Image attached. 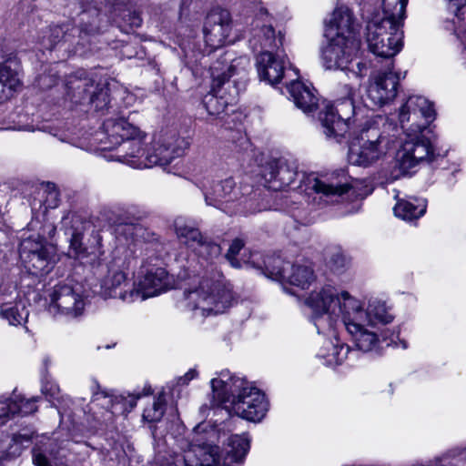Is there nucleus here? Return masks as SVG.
I'll return each instance as SVG.
<instances>
[{
    "label": "nucleus",
    "mask_w": 466,
    "mask_h": 466,
    "mask_svg": "<svg viewBox=\"0 0 466 466\" xmlns=\"http://www.w3.org/2000/svg\"><path fill=\"white\" fill-rule=\"evenodd\" d=\"M146 138L137 127L125 119H107L102 130L96 133L99 149L108 161H117L133 168H149L166 166L184 155L188 143L182 137H169L154 141L149 148L144 147Z\"/></svg>",
    "instance_id": "f257e3e1"
},
{
    "label": "nucleus",
    "mask_w": 466,
    "mask_h": 466,
    "mask_svg": "<svg viewBox=\"0 0 466 466\" xmlns=\"http://www.w3.org/2000/svg\"><path fill=\"white\" fill-rule=\"evenodd\" d=\"M306 304L312 311L311 321L319 333L332 330L341 320L360 350L368 352L378 345L377 334L364 326L363 304L348 291L339 293L334 287L325 286L313 290Z\"/></svg>",
    "instance_id": "f03ea898"
},
{
    "label": "nucleus",
    "mask_w": 466,
    "mask_h": 466,
    "mask_svg": "<svg viewBox=\"0 0 466 466\" xmlns=\"http://www.w3.org/2000/svg\"><path fill=\"white\" fill-rule=\"evenodd\" d=\"M433 105L424 96H410L398 109V119L405 138L396 153V165L402 174L415 172L424 161H432L435 148L423 131L434 120Z\"/></svg>",
    "instance_id": "7ed1b4c3"
},
{
    "label": "nucleus",
    "mask_w": 466,
    "mask_h": 466,
    "mask_svg": "<svg viewBox=\"0 0 466 466\" xmlns=\"http://www.w3.org/2000/svg\"><path fill=\"white\" fill-rule=\"evenodd\" d=\"M249 66L247 56L232 59L225 53L210 66L211 89L203 98V104L211 116H218L228 106L237 103L239 93L245 88L243 81Z\"/></svg>",
    "instance_id": "20e7f679"
},
{
    "label": "nucleus",
    "mask_w": 466,
    "mask_h": 466,
    "mask_svg": "<svg viewBox=\"0 0 466 466\" xmlns=\"http://www.w3.org/2000/svg\"><path fill=\"white\" fill-rule=\"evenodd\" d=\"M231 288L219 279H202L197 288L185 292L183 307L195 317L224 313L233 305Z\"/></svg>",
    "instance_id": "39448f33"
},
{
    "label": "nucleus",
    "mask_w": 466,
    "mask_h": 466,
    "mask_svg": "<svg viewBox=\"0 0 466 466\" xmlns=\"http://www.w3.org/2000/svg\"><path fill=\"white\" fill-rule=\"evenodd\" d=\"M299 188L304 192L309 204L322 208L339 202L349 192L350 185L343 172L337 176H317L311 173L303 175Z\"/></svg>",
    "instance_id": "423d86ee"
},
{
    "label": "nucleus",
    "mask_w": 466,
    "mask_h": 466,
    "mask_svg": "<svg viewBox=\"0 0 466 466\" xmlns=\"http://www.w3.org/2000/svg\"><path fill=\"white\" fill-rule=\"evenodd\" d=\"M206 425V431H201L198 436L203 441L216 448L218 463L223 466H240L249 450V439L248 435H231L227 437L226 431L221 428Z\"/></svg>",
    "instance_id": "0eeeda50"
},
{
    "label": "nucleus",
    "mask_w": 466,
    "mask_h": 466,
    "mask_svg": "<svg viewBox=\"0 0 466 466\" xmlns=\"http://www.w3.org/2000/svg\"><path fill=\"white\" fill-rule=\"evenodd\" d=\"M388 143V139L382 136L379 127H366L350 143L349 162L354 166L369 167L386 154Z\"/></svg>",
    "instance_id": "6e6552de"
},
{
    "label": "nucleus",
    "mask_w": 466,
    "mask_h": 466,
    "mask_svg": "<svg viewBox=\"0 0 466 466\" xmlns=\"http://www.w3.org/2000/svg\"><path fill=\"white\" fill-rule=\"evenodd\" d=\"M399 25L391 28L378 16L367 25L366 41L369 50L378 57L386 59V65L393 66V56L402 46V31Z\"/></svg>",
    "instance_id": "1a4fd4ad"
},
{
    "label": "nucleus",
    "mask_w": 466,
    "mask_h": 466,
    "mask_svg": "<svg viewBox=\"0 0 466 466\" xmlns=\"http://www.w3.org/2000/svg\"><path fill=\"white\" fill-rule=\"evenodd\" d=\"M345 97L338 99L335 105L328 103L319 113L323 133L328 138L337 141L349 131L351 116L356 114L353 102L354 90L345 86Z\"/></svg>",
    "instance_id": "9d476101"
},
{
    "label": "nucleus",
    "mask_w": 466,
    "mask_h": 466,
    "mask_svg": "<svg viewBox=\"0 0 466 466\" xmlns=\"http://www.w3.org/2000/svg\"><path fill=\"white\" fill-rule=\"evenodd\" d=\"M264 263L265 275L268 278L301 289H308L316 279L314 270L308 261L290 263L280 257H271Z\"/></svg>",
    "instance_id": "9b49d317"
},
{
    "label": "nucleus",
    "mask_w": 466,
    "mask_h": 466,
    "mask_svg": "<svg viewBox=\"0 0 466 466\" xmlns=\"http://www.w3.org/2000/svg\"><path fill=\"white\" fill-rule=\"evenodd\" d=\"M49 298L47 311L56 319L71 320L84 313L86 301L79 289L68 284H58L53 288Z\"/></svg>",
    "instance_id": "f8f14e48"
},
{
    "label": "nucleus",
    "mask_w": 466,
    "mask_h": 466,
    "mask_svg": "<svg viewBox=\"0 0 466 466\" xmlns=\"http://www.w3.org/2000/svg\"><path fill=\"white\" fill-rule=\"evenodd\" d=\"M360 47V38L333 35L322 48V65L328 70H346L356 57Z\"/></svg>",
    "instance_id": "ddd939ff"
},
{
    "label": "nucleus",
    "mask_w": 466,
    "mask_h": 466,
    "mask_svg": "<svg viewBox=\"0 0 466 466\" xmlns=\"http://www.w3.org/2000/svg\"><path fill=\"white\" fill-rule=\"evenodd\" d=\"M229 408L237 416L257 422L265 417L268 402L262 391L248 383L236 398L232 399Z\"/></svg>",
    "instance_id": "4468645a"
},
{
    "label": "nucleus",
    "mask_w": 466,
    "mask_h": 466,
    "mask_svg": "<svg viewBox=\"0 0 466 466\" xmlns=\"http://www.w3.org/2000/svg\"><path fill=\"white\" fill-rule=\"evenodd\" d=\"M399 76L393 72V66L386 65L383 71L370 76L367 87V99L372 106H382L397 96Z\"/></svg>",
    "instance_id": "2eb2a0df"
},
{
    "label": "nucleus",
    "mask_w": 466,
    "mask_h": 466,
    "mask_svg": "<svg viewBox=\"0 0 466 466\" xmlns=\"http://www.w3.org/2000/svg\"><path fill=\"white\" fill-rule=\"evenodd\" d=\"M68 95L76 103H92L96 108H103L109 102L107 91L95 85L93 78L87 77L85 71H78L66 84Z\"/></svg>",
    "instance_id": "dca6fc26"
},
{
    "label": "nucleus",
    "mask_w": 466,
    "mask_h": 466,
    "mask_svg": "<svg viewBox=\"0 0 466 466\" xmlns=\"http://www.w3.org/2000/svg\"><path fill=\"white\" fill-rule=\"evenodd\" d=\"M231 31L229 13L226 10L213 11L208 15L204 25L205 42L212 49L232 43Z\"/></svg>",
    "instance_id": "f3484780"
},
{
    "label": "nucleus",
    "mask_w": 466,
    "mask_h": 466,
    "mask_svg": "<svg viewBox=\"0 0 466 466\" xmlns=\"http://www.w3.org/2000/svg\"><path fill=\"white\" fill-rule=\"evenodd\" d=\"M201 431H206V425L198 424L195 427L192 444L183 457L185 465L218 466L216 448L203 441V438L198 436Z\"/></svg>",
    "instance_id": "a211bd4d"
},
{
    "label": "nucleus",
    "mask_w": 466,
    "mask_h": 466,
    "mask_svg": "<svg viewBox=\"0 0 466 466\" xmlns=\"http://www.w3.org/2000/svg\"><path fill=\"white\" fill-rule=\"evenodd\" d=\"M32 248H37L31 242H21L19 248V256L25 267L34 275H42L48 273L56 261V248L55 246H47L44 248V253L32 254Z\"/></svg>",
    "instance_id": "6ab92c4d"
},
{
    "label": "nucleus",
    "mask_w": 466,
    "mask_h": 466,
    "mask_svg": "<svg viewBox=\"0 0 466 466\" xmlns=\"http://www.w3.org/2000/svg\"><path fill=\"white\" fill-rule=\"evenodd\" d=\"M213 398L218 404L229 403L236 398L239 391H242L248 382L244 378L233 375L229 370H225L218 373V376L210 381Z\"/></svg>",
    "instance_id": "aec40b11"
},
{
    "label": "nucleus",
    "mask_w": 466,
    "mask_h": 466,
    "mask_svg": "<svg viewBox=\"0 0 466 466\" xmlns=\"http://www.w3.org/2000/svg\"><path fill=\"white\" fill-rule=\"evenodd\" d=\"M28 316L29 310L26 303L19 298L15 288H12L8 294H0V318L8 325L25 326Z\"/></svg>",
    "instance_id": "412c9836"
},
{
    "label": "nucleus",
    "mask_w": 466,
    "mask_h": 466,
    "mask_svg": "<svg viewBox=\"0 0 466 466\" xmlns=\"http://www.w3.org/2000/svg\"><path fill=\"white\" fill-rule=\"evenodd\" d=\"M101 293L107 298H117L125 302L136 300L135 284L129 288L127 274L118 268H110L101 283Z\"/></svg>",
    "instance_id": "4be33fe9"
},
{
    "label": "nucleus",
    "mask_w": 466,
    "mask_h": 466,
    "mask_svg": "<svg viewBox=\"0 0 466 466\" xmlns=\"http://www.w3.org/2000/svg\"><path fill=\"white\" fill-rule=\"evenodd\" d=\"M168 275L163 268H152L135 284L136 300H144L166 291L169 287Z\"/></svg>",
    "instance_id": "5701e85b"
},
{
    "label": "nucleus",
    "mask_w": 466,
    "mask_h": 466,
    "mask_svg": "<svg viewBox=\"0 0 466 466\" xmlns=\"http://www.w3.org/2000/svg\"><path fill=\"white\" fill-rule=\"evenodd\" d=\"M298 175L297 168L286 161L273 160L268 163L262 176L268 188L279 191L289 187Z\"/></svg>",
    "instance_id": "b1692460"
},
{
    "label": "nucleus",
    "mask_w": 466,
    "mask_h": 466,
    "mask_svg": "<svg viewBox=\"0 0 466 466\" xmlns=\"http://www.w3.org/2000/svg\"><path fill=\"white\" fill-rule=\"evenodd\" d=\"M204 198L207 206L227 212L228 204L240 199L242 194L236 187V183L232 178H226L214 184L210 189L203 190Z\"/></svg>",
    "instance_id": "393cba45"
},
{
    "label": "nucleus",
    "mask_w": 466,
    "mask_h": 466,
    "mask_svg": "<svg viewBox=\"0 0 466 466\" xmlns=\"http://www.w3.org/2000/svg\"><path fill=\"white\" fill-rule=\"evenodd\" d=\"M286 57L279 52L262 51L257 56V69L261 80L270 85L278 84L285 76Z\"/></svg>",
    "instance_id": "a878e982"
},
{
    "label": "nucleus",
    "mask_w": 466,
    "mask_h": 466,
    "mask_svg": "<svg viewBox=\"0 0 466 466\" xmlns=\"http://www.w3.org/2000/svg\"><path fill=\"white\" fill-rule=\"evenodd\" d=\"M71 228L68 234H70V245L68 254L70 257L78 258L87 256L90 253H95L100 247L101 238L98 234H96L95 240L96 244L90 248L84 246L83 233L87 228H90V223L83 221L78 216H72L70 218Z\"/></svg>",
    "instance_id": "bb28decb"
},
{
    "label": "nucleus",
    "mask_w": 466,
    "mask_h": 466,
    "mask_svg": "<svg viewBox=\"0 0 466 466\" xmlns=\"http://www.w3.org/2000/svg\"><path fill=\"white\" fill-rule=\"evenodd\" d=\"M330 33L334 35L360 38L358 35V24L352 11L346 5H339L333 11L328 24Z\"/></svg>",
    "instance_id": "cd10ccee"
},
{
    "label": "nucleus",
    "mask_w": 466,
    "mask_h": 466,
    "mask_svg": "<svg viewBox=\"0 0 466 466\" xmlns=\"http://www.w3.org/2000/svg\"><path fill=\"white\" fill-rule=\"evenodd\" d=\"M287 90L295 106L304 113H309L317 109L319 98L316 90L309 85L299 80L291 79L287 84Z\"/></svg>",
    "instance_id": "c85d7f7f"
},
{
    "label": "nucleus",
    "mask_w": 466,
    "mask_h": 466,
    "mask_svg": "<svg viewBox=\"0 0 466 466\" xmlns=\"http://www.w3.org/2000/svg\"><path fill=\"white\" fill-rule=\"evenodd\" d=\"M249 45L254 51L258 47L264 49V51H273L282 46V36L279 35L276 37L275 30L270 25H264L259 27L257 24L256 28L253 29V35L249 39Z\"/></svg>",
    "instance_id": "c756f323"
},
{
    "label": "nucleus",
    "mask_w": 466,
    "mask_h": 466,
    "mask_svg": "<svg viewBox=\"0 0 466 466\" xmlns=\"http://www.w3.org/2000/svg\"><path fill=\"white\" fill-rule=\"evenodd\" d=\"M350 347L340 343L338 339L335 341L325 340L318 352V357L324 360L327 366H335L341 364L350 353Z\"/></svg>",
    "instance_id": "7c9ffc66"
},
{
    "label": "nucleus",
    "mask_w": 466,
    "mask_h": 466,
    "mask_svg": "<svg viewBox=\"0 0 466 466\" xmlns=\"http://www.w3.org/2000/svg\"><path fill=\"white\" fill-rule=\"evenodd\" d=\"M175 229L179 241L195 252L205 238L198 228L183 218L176 219Z\"/></svg>",
    "instance_id": "2f4dec72"
},
{
    "label": "nucleus",
    "mask_w": 466,
    "mask_h": 466,
    "mask_svg": "<svg viewBox=\"0 0 466 466\" xmlns=\"http://www.w3.org/2000/svg\"><path fill=\"white\" fill-rule=\"evenodd\" d=\"M365 322H368L371 326L379 324L390 323L394 317L390 312V309L386 306V303L377 298H371L369 299L367 309H364Z\"/></svg>",
    "instance_id": "473e14b6"
},
{
    "label": "nucleus",
    "mask_w": 466,
    "mask_h": 466,
    "mask_svg": "<svg viewBox=\"0 0 466 466\" xmlns=\"http://www.w3.org/2000/svg\"><path fill=\"white\" fill-rule=\"evenodd\" d=\"M426 207L424 199L410 198L409 199L398 200L393 211L396 217L404 220H413L424 215Z\"/></svg>",
    "instance_id": "72a5a7b5"
},
{
    "label": "nucleus",
    "mask_w": 466,
    "mask_h": 466,
    "mask_svg": "<svg viewBox=\"0 0 466 466\" xmlns=\"http://www.w3.org/2000/svg\"><path fill=\"white\" fill-rule=\"evenodd\" d=\"M408 0H382L383 16L379 17L391 28L402 26Z\"/></svg>",
    "instance_id": "f704fd0d"
},
{
    "label": "nucleus",
    "mask_w": 466,
    "mask_h": 466,
    "mask_svg": "<svg viewBox=\"0 0 466 466\" xmlns=\"http://www.w3.org/2000/svg\"><path fill=\"white\" fill-rule=\"evenodd\" d=\"M20 64L15 58H9L0 65V81L10 91L15 90L20 85Z\"/></svg>",
    "instance_id": "c9c22d12"
},
{
    "label": "nucleus",
    "mask_w": 466,
    "mask_h": 466,
    "mask_svg": "<svg viewBox=\"0 0 466 466\" xmlns=\"http://www.w3.org/2000/svg\"><path fill=\"white\" fill-rule=\"evenodd\" d=\"M11 400L12 407L15 408L14 410V416L16 414L25 416L36 410L35 402L38 400V398L25 400L20 395L13 394L11 396Z\"/></svg>",
    "instance_id": "e433bc0d"
},
{
    "label": "nucleus",
    "mask_w": 466,
    "mask_h": 466,
    "mask_svg": "<svg viewBox=\"0 0 466 466\" xmlns=\"http://www.w3.org/2000/svg\"><path fill=\"white\" fill-rule=\"evenodd\" d=\"M165 398L159 395L143 412V419L148 422L159 421L165 413Z\"/></svg>",
    "instance_id": "4c0bfd02"
},
{
    "label": "nucleus",
    "mask_w": 466,
    "mask_h": 466,
    "mask_svg": "<svg viewBox=\"0 0 466 466\" xmlns=\"http://www.w3.org/2000/svg\"><path fill=\"white\" fill-rule=\"evenodd\" d=\"M98 15L95 11L93 14L83 13L81 15L80 33L86 35H93L98 33Z\"/></svg>",
    "instance_id": "58836bf2"
},
{
    "label": "nucleus",
    "mask_w": 466,
    "mask_h": 466,
    "mask_svg": "<svg viewBox=\"0 0 466 466\" xmlns=\"http://www.w3.org/2000/svg\"><path fill=\"white\" fill-rule=\"evenodd\" d=\"M328 264L332 270L339 271L347 264V258L339 248H332L328 253Z\"/></svg>",
    "instance_id": "ea45409f"
},
{
    "label": "nucleus",
    "mask_w": 466,
    "mask_h": 466,
    "mask_svg": "<svg viewBox=\"0 0 466 466\" xmlns=\"http://www.w3.org/2000/svg\"><path fill=\"white\" fill-rule=\"evenodd\" d=\"M220 251L221 248L219 245L204 238L196 252L206 259H212L217 258L220 254Z\"/></svg>",
    "instance_id": "a19ab883"
},
{
    "label": "nucleus",
    "mask_w": 466,
    "mask_h": 466,
    "mask_svg": "<svg viewBox=\"0 0 466 466\" xmlns=\"http://www.w3.org/2000/svg\"><path fill=\"white\" fill-rule=\"evenodd\" d=\"M10 397H0V425L5 424L9 419L14 417V410Z\"/></svg>",
    "instance_id": "79ce46f5"
},
{
    "label": "nucleus",
    "mask_w": 466,
    "mask_h": 466,
    "mask_svg": "<svg viewBox=\"0 0 466 466\" xmlns=\"http://www.w3.org/2000/svg\"><path fill=\"white\" fill-rule=\"evenodd\" d=\"M48 35L44 36L43 46L51 49L63 36V29L60 26H54L46 32Z\"/></svg>",
    "instance_id": "37998d69"
},
{
    "label": "nucleus",
    "mask_w": 466,
    "mask_h": 466,
    "mask_svg": "<svg viewBox=\"0 0 466 466\" xmlns=\"http://www.w3.org/2000/svg\"><path fill=\"white\" fill-rule=\"evenodd\" d=\"M243 247V241L241 239L237 238L233 240L226 255L230 264L235 268H238L240 266L239 262L236 259V256L239 253Z\"/></svg>",
    "instance_id": "c03bdc74"
},
{
    "label": "nucleus",
    "mask_w": 466,
    "mask_h": 466,
    "mask_svg": "<svg viewBox=\"0 0 466 466\" xmlns=\"http://www.w3.org/2000/svg\"><path fill=\"white\" fill-rule=\"evenodd\" d=\"M21 242H31L37 246V248H32L33 252L31 255L44 253V248H46L47 246H53L52 244L47 243L46 239L39 235H32L26 238H24Z\"/></svg>",
    "instance_id": "a18cd8bd"
},
{
    "label": "nucleus",
    "mask_w": 466,
    "mask_h": 466,
    "mask_svg": "<svg viewBox=\"0 0 466 466\" xmlns=\"http://www.w3.org/2000/svg\"><path fill=\"white\" fill-rule=\"evenodd\" d=\"M428 466H466V458L460 457L452 460L438 459L431 462Z\"/></svg>",
    "instance_id": "49530a36"
},
{
    "label": "nucleus",
    "mask_w": 466,
    "mask_h": 466,
    "mask_svg": "<svg viewBox=\"0 0 466 466\" xmlns=\"http://www.w3.org/2000/svg\"><path fill=\"white\" fill-rule=\"evenodd\" d=\"M152 391L150 388L144 389L143 393L137 392L129 394L127 398H125L126 404H128L130 409H133L137 405V401L141 398L142 395H149Z\"/></svg>",
    "instance_id": "de8ad7c7"
},
{
    "label": "nucleus",
    "mask_w": 466,
    "mask_h": 466,
    "mask_svg": "<svg viewBox=\"0 0 466 466\" xmlns=\"http://www.w3.org/2000/svg\"><path fill=\"white\" fill-rule=\"evenodd\" d=\"M42 393L50 398H56L59 393V388L55 383L46 382L42 385Z\"/></svg>",
    "instance_id": "09e8293b"
},
{
    "label": "nucleus",
    "mask_w": 466,
    "mask_h": 466,
    "mask_svg": "<svg viewBox=\"0 0 466 466\" xmlns=\"http://www.w3.org/2000/svg\"><path fill=\"white\" fill-rule=\"evenodd\" d=\"M33 462L36 466H49L48 459L39 449L33 450Z\"/></svg>",
    "instance_id": "8fccbe9b"
},
{
    "label": "nucleus",
    "mask_w": 466,
    "mask_h": 466,
    "mask_svg": "<svg viewBox=\"0 0 466 466\" xmlns=\"http://www.w3.org/2000/svg\"><path fill=\"white\" fill-rule=\"evenodd\" d=\"M57 197L58 192L55 188L48 192V196L46 197L48 208H56L57 206Z\"/></svg>",
    "instance_id": "3c124183"
},
{
    "label": "nucleus",
    "mask_w": 466,
    "mask_h": 466,
    "mask_svg": "<svg viewBox=\"0 0 466 466\" xmlns=\"http://www.w3.org/2000/svg\"><path fill=\"white\" fill-rule=\"evenodd\" d=\"M198 375V372L197 370H190L189 371H187L184 377L180 378L179 379V381L178 383L179 384H187L191 380H193L196 376Z\"/></svg>",
    "instance_id": "603ef678"
},
{
    "label": "nucleus",
    "mask_w": 466,
    "mask_h": 466,
    "mask_svg": "<svg viewBox=\"0 0 466 466\" xmlns=\"http://www.w3.org/2000/svg\"><path fill=\"white\" fill-rule=\"evenodd\" d=\"M357 68H358V71L356 72V74L358 76H360V77L365 76L367 74V66L365 63H358L357 64Z\"/></svg>",
    "instance_id": "864d4df0"
},
{
    "label": "nucleus",
    "mask_w": 466,
    "mask_h": 466,
    "mask_svg": "<svg viewBox=\"0 0 466 466\" xmlns=\"http://www.w3.org/2000/svg\"><path fill=\"white\" fill-rule=\"evenodd\" d=\"M5 87L4 86L2 82L0 81V101L3 100V99L7 98L10 96V94H5ZM4 129H8V128L7 127H0V130H4Z\"/></svg>",
    "instance_id": "5fc2aeb1"
},
{
    "label": "nucleus",
    "mask_w": 466,
    "mask_h": 466,
    "mask_svg": "<svg viewBox=\"0 0 466 466\" xmlns=\"http://www.w3.org/2000/svg\"><path fill=\"white\" fill-rule=\"evenodd\" d=\"M100 399H104L105 400H106V402L111 401V398L109 396H107L106 393L94 394L93 401H98V400H100Z\"/></svg>",
    "instance_id": "6e6d98bb"
},
{
    "label": "nucleus",
    "mask_w": 466,
    "mask_h": 466,
    "mask_svg": "<svg viewBox=\"0 0 466 466\" xmlns=\"http://www.w3.org/2000/svg\"><path fill=\"white\" fill-rule=\"evenodd\" d=\"M140 24H141V19L139 17H137L136 21L133 22V25H135L136 26H139Z\"/></svg>",
    "instance_id": "4d7b16f0"
},
{
    "label": "nucleus",
    "mask_w": 466,
    "mask_h": 466,
    "mask_svg": "<svg viewBox=\"0 0 466 466\" xmlns=\"http://www.w3.org/2000/svg\"><path fill=\"white\" fill-rule=\"evenodd\" d=\"M289 72H292V73H293V75H294L295 76H298V71H297L296 69L290 68V69L288 71V74H289Z\"/></svg>",
    "instance_id": "13d9d810"
},
{
    "label": "nucleus",
    "mask_w": 466,
    "mask_h": 466,
    "mask_svg": "<svg viewBox=\"0 0 466 466\" xmlns=\"http://www.w3.org/2000/svg\"><path fill=\"white\" fill-rule=\"evenodd\" d=\"M128 229L135 230L136 227L134 225L127 226Z\"/></svg>",
    "instance_id": "bf43d9fd"
},
{
    "label": "nucleus",
    "mask_w": 466,
    "mask_h": 466,
    "mask_svg": "<svg viewBox=\"0 0 466 466\" xmlns=\"http://www.w3.org/2000/svg\"><path fill=\"white\" fill-rule=\"evenodd\" d=\"M260 13H261V14H267V10H266V9H264V8H261Z\"/></svg>",
    "instance_id": "052dcab7"
},
{
    "label": "nucleus",
    "mask_w": 466,
    "mask_h": 466,
    "mask_svg": "<svg viewBox=\"0 0 466 466\" xmlns=\"http://www.w3.org/2000/svg\"><path fill=\"white\" fill-rule=\"evenodd\" d=\"M68 219H69L68 218H66L64 219V224H65V225H66V224H67V220H68Z\"/></svg>",
    "instance_id": "680f3d73"
},
{
    "label": "nucleus",
    "mask_w": 466,
    "mask_h": 466,
    "mask_svg": "<svg viewBox=\"0 0 466 466\" xmlns=\"http://www.w3.org/2000/svg\"><path fill=\"white\" fill-rule=\"evenodd\" d=\"M402 347H403V349H406L407 348V344L405 342H402Z\"/></svg>",
    "instance_id": "e2e57ef3"
}]
</instances>
